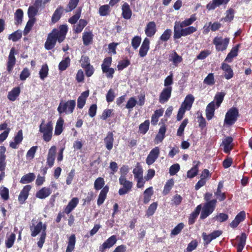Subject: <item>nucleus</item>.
<instances>
[{
  "label": "nucleus",
  "mask_w": 252,
  "mask_h": 252,
  "mask_svg": "<svg viewBox=\"0 0 252 252\" xmlns=\"http://www.w3.org/2000/svg\"><path fill=\"white\" fill-rule=\"evenodd\" d=\"M196 20L195 15L193 14L189 18L187 19L182 22H175L174 27V38L179 39L182 36H187L196 32V28L192 26L184 28L191 25Z\"/></svg>",
  "instance_id": "f257e3e1"
},
{
  "label": "nucleus",
  "mask_w": 252,
  "mask_h": 252,
  "mask_svg": "<svg viewBox=\"0 0 252 252\" xmlns=\"http://www.w3.org/2000/svg\"><path fill=\"white\" fill-rule=\"evenodd\" d=\"M67 32V27L66 25H61L59 29H54L47 37L45 43V48L48 50L52 49L55 46L56 42H62L65 38Z\"/></svg>",
  "instance_id": "f03ea898"
},
{
  "label": "nucleus",
  "mask_w": 252,
  "mask_h": 252,
  "mask_svg": "<svg viewBox=\"0 0 252 252\" xmlns=\"http://www.w3.org/2000/svg\"><path fill=\"white\" fill-rule=\"evenodd\" d=\"M46 224L43 223L41 221L39 222L36 225H32L30 226L31 236L32 237H35L40 232H41L39 241L37 242V245L40 249L42 248L43 244L45 242L46 236Z\"/></svg>",
  "instance_id": "7ed1b4c3"
},
{
  "label": "nucleus",
  "mask_w": 252,
  "mask_h": 252,
  "mask_svg": "<svg viewBox=\"0 0 252 252\" xmlns=\"http://www.w3.org/2000/svg\"><path fill=\"white\" fill-rule=\"evenodd\" d=\"M53 123L51 121L45 123V121H42L39 126V131L42 134L43 139L45 142L50 141L52 137L53 134Z\"/></svg>",
  "instance_id": "20e7f679"
},
{
  "label": "nucleus",
  "mask_w": 252,
  "mask_h": 252,
  "mask_svg": "<svg viewBox=\"0 0 252 252\" xmlns=\"http://www.w3.org/2000/svg\"><path fill=\"white\" fill-rule=\"evenodd\" d=\"M194 101V97L192 94H188L186 96L184 102L179 110L177 119L178 121H180L184 117V114L187 110H189Z\"/></svg>",
  "instance_id": "39448f33"
},
{
  "label": "nucleus",
  "mask_w": 252,
  "mask_h": 252,
  "mask_svg": "<svg viewBox=\"0 0 252 252\" xmlns=\"http://www.w3.org/2000/svg\"><path fill=\"white\" fill-rule=\"evenodd\" d=\"M75 106L76 102L74 100L62 101L58 107L57 110L60 114L62 113L70 114L73 113Z\"/></svg>",
  "instance_id": "423d86ee"
},
{
  "label": "nucleus",
  "mask_w": 252,
  "mask_h": 252,
  "mask_svg": "<svg viewBox=\"0 0 252 252\" xmlns=\"http://www.w3.org/2000/svg\"><path fill=\"white\" fill-rule=\"evenodd\" d=\"M217 203L216 199L210 200L204 204L200 215V219H204L208 217L215 210Z\"/></svg>",
  "instance_id": "0eeeda50"
},
{
  "label": "nucleus",
  "mask_w": 252,
  "mask_h": 252,
  "mask_svg": "<svg viewBox=\"0 0 252 252\" xmlns=\"http://www.w3.org/2000/svg\"><path fill=\"white\" fill-rule=\"evenodd\" d=\"M119 180L120 184L122 186V188L119 190V194L120 195L127 194L131 191L133 186L132 182L127 180L126 178L123 177H120Z\"/></svg>",
  "instance_id": "6e6552de"
},
{
  "label": "nucleus",
  "mask_w": 252,
  "mask_h": 252,
  "mask_svg": "<svg viewBox=\"0 0 252 252\" xmlns=\"http://www.w3.org/2000/svg\"><path fill=\"white\" fill-rule=\"evenodd\" d=\"M238 110L236 108L230 109L226 113L224 123L227 125H232L236 121L238 116Z\"/></svg>",
  "instance_id": "1a4fd4ad"
},
{
  "label": "nucleus",
  "mask_w": 252,
  "mask_h": 252,
  "mask_svg": "<svg viewBox=\"0 0 252 252\" xmlns=\"http://www.w3.org/2000/svg\"><path fill=\"white\" fill-rule=\"evenodd\" d=\"M229 42V38H225L223 39L221 37H215L213 40V43L215 45L216 49L218 51H223L225 50L227 47Z\"/></svg>",
  "instance_id": "9d476101"
},
{
  "label": "nucleus",
  "mask_w": 252,
  "mask_h": 252,
  "mask_svg": "<svg viewBox=\"0 0 252 252\" xmlns=\"http://www.w3.org/2000/svg\"><path fill=\"white\" fill-rule=\"evenodd\" d=\"M117 241V238L116 235H113L110 236L100 245L99 251L100 252H105L106 249H109L115 245Z\"/></svg>",
  "instance_id": "9b49d317"
},
{
  "label": "nucleus",
  "mask_w": 252,
  "mask_h": 252,
  "mask_svg": "<svg viewBox=\"0 0 252 252\" xmlns=\"http://www.w3.org/2000/svg\"><path fill=\"white\" fill-rule=\"evenodd\" d=\"M160 153L159 148L158 147H156L153 148L148 155L146 159V163L150 165L152 164L156 159L158 158Z\"/></svg>",
  "instance_id": "f8f14e48"
},
{
  "label": "nucleus",
  "mask_w": 252,
  "mask_h": 252,
  "mask_svg": "<svg viewBox=\"0 0 252 252\" xmlns=\"http://www.w3.org/2000/svg\"><path fill=\"white\" fill-rule=\"evenodd\" d=\"M15 54V50L14 48H12L10 50L6 63L7 70L9 73L11 72L16 63Z\"/></svg>",
  "instance_id": "ddd939ff"
},
{
  "label": "nucleus",
  "mask_w": 252,
  "mask_h": 252,
  "mask_svg": "<svg viewBox=\"0 0 252 252\" xmlns=\"http://www.w3.org/2000/svg\"><path fill=\"white\" fill-rule=\"evenodd\" d=\"M32 189L31 185H26L20 191L18 196V201L21 204H24L29 196V192Z\"/></svg>",
  "instance_id": "4468645a"
},
{
  "label": "nucleus",
  "mask_w": 252,
  "mask_h": 252,
  "mask_svg": "<svg viewBox=\"0 0 252 252\" xmlns=\"http://www.w3.org/2000/svg\"><path fill=\"white\" fill-rule=\"evenodd\" d=\"M56 153V147L55 146H52L48 151L47 158V164L49 167H52L54 165Z\"/></svg>",
  "instance_id": "2eb2a0df"
},
{
  "label": "nucleus",
  "mask_w": 252,
  "mask_h": 252,
  "mask_svg": "<svg viewBox=\"0 0 252 252\" xmlns=\"http://www.w3.org/2000/svg\"><path fill=\"white\" fill-rule=\"evenodd\" d=\"M172 90V87L164 88L162 90L159 97V101L161 103H164L168 100L171 96Z\"/></svg>",
  "instance_id": "dca6fc26"
},
{
  "label": "nucleus",
  "mask_w": 252,
  "mask_h": 252,
  "mask_svg": "<svg viewBox=\"0 0 252 252\" xmlns=\"http://www.w3.org/2000/svg\"><path fill=\"white\" fill-rule=\"evenodd\" d=\"M150 39L146 37L144 39L139 49V55L140 57L143 58L147 55L150 49Z\"/></svg>",
  "instance_id": "f3484780"
},
{
  "label": "nucleus",
  "mask_w": 252,
  "mask_h": 252,
  "mask_svg": "<svg viewBox=\"0 0 252 252\" xmlns=\"http://www.w3.org/2000/svg\"><path fill=\"white\" fill-rule=\"evenodd\" d=\"M157 32L156 24L155 22H149L145 28V32L147 37H153Z\"/></svg>",
  "instance_id": "a211bd4d"
},
{
  "label": "nucleus",
  "mask_w": 252,
  "mask_h": 252,
  "mask_svg": "<svg viewBox=\"0 0 252 252\" xmlns=\"http://www.w3.org/2000/svg\"><path fill=\"white\" fill-rule=\"evenodd\" d=\"M246 218V214L244 211L240 212L235 217L234 220L230 223V226L233 228H236L239 224L243 221Z\"/></svg>",
  "instance_id": "6ab92c4d"
},
{
  "label": "nucleus",
  "mask_w": 252,
  "mask_h": 252,
  "mask_svg": "<svg viewBox=\"0 0 252 252\" xmlns=\"http://www.w3.org/2000/svg\"><path fill=\"white\" fill-rule=\"evenodd\" d=\"M52 193V190L48 187H43L36 192L35 196L39 199H45Z\"/></svg>",
  "instance_id": "aec40b11"
},
{
  "label": "nucleus",
  "mask_w": 252,
  "mask_h": 252,
  "mask_svg": "<svg viewBox=\"0 0 252 252\" xmlns=\"http://www.w3.org/2000/svg\"><path fill=\"white\" fill-rule=\"evenodd\" d=\"M233 138L231 137H226L222 141V145L223 146V151L225 153H229L233 149Z\"/></svg>",
  "instance_id": "412c9836"
},
{
  "label": "nucleus",
  "mask_w": 252,
  "mask_h": 252,
  "mask_svg": "<svg viewBox=\"0 0 252 252\" xmlns=\"http://www.w3.org/2000/svg\"><path fill=\"white\" fill-rule=\"evenodd\" d=\"M89 95V91L87 90L82 93L79 96L77 99V107L79 109L83 108L86 104V101L87 97Z\"/></svg>",
  "instance_id": "4be33fe9"
},
{
  "label": "nucleus",
  "mask_w": 252,
  "mask_h": 252,
  "mask_svg": "<svg viewBox=\"0 0 252 252\" xmlns=\"http://www.w3.org/2000/svg\"><path fill=\"white\" fill-rule=\"evenodd\" d=\"M216 106L215 101H213L208 104L206 108V115L207 120H210L214 115Z\"/></svg>",
  "instance_id": "5701e85b"
},
{
  "label": "nucleus",
  "mask_w": 252,
  "mask_h": 252,
  "mask_svg": "<svg viewBox=\"0 0 252 252\" xmlns=\"http://www.w3.org/2000/svg\"><path fill=\"white\" fill-rule=\"evenodd\" d=\"M23 132L22 130H19L14 138V141L10 142V147L13 149H17V145L23 140Z\"/></svg>",
  "instance_id": "b1692460"
},
{
  "label": "nucleus",
  "mask_w": 252,
  "mask_h": 252,
  "mask_svg": "<svg viewBox=\"0 0 252 252\" xmlns=\"http://www.w3.org/2000/svg\"><path fill=\"white\" fill-rule=\"evenodd\" d=\"M230 0H213L208 3L206 5V8L209 10H213L217 7L223 4H226Z\"/></svg>",
  "instance_id": "393cba45"
},
{
  "label": "nucleus",
  "mask_w": 252,
  "mask_h": 252,
  "mask_svg": "<svg viewBox=\"0 0 252 252\" xmlns=\"http://www.w3.org/2000/svg\"><path fill=\"white\" fill-rule=\"evenodd\" d=\"M221 68L224 72V77L226 79H230L233 77V71L229 65L223 63L221 64Z\"/></svg>",
  "instance_id": "a878e982"
},
{
  "label": "nucleus",
  "mask_w": 252,
  "mask_h": 252,
  "mask_svg": "<svg viewBox=\"0 0 252 252\" xmlns=\"http://www.w3.org/2000/svg\"><path fill=\"white\" fill-rule=\"evenodd\" d=\"M79 203V199L77 197L73 198L68 203L64 209V212L69 214L77 205Z\"/></svg>",
  "instance_id": "bb28decb"
},
{
  "label": "nucleus",
  "mask_w": 252,
  "mask_h": 252,
  "mask_svg": "<svg viewBox=\"0 0 252 252\" xmlns=\"http://www.w3.org/2000/svg\"><path fill=\"white\" fill-rule=\"evenodd\" d=\"M166 131V128L165 126H160L158 133L155 138L154 142L156 144H158L162 141L165 137V134Z\"/></svg>",
  "instance_id": "cd10ccee"
},
{
  "label": "nucleus",
  "mask_w": 252,
  "mask_h": 252,
  "mask_svg": "<svg viewBox=\"0 0 252 252\" xmlns=\"http://www.w3.org/2000/svg\"><path fill=\"white\" fill-rule=\"evenodd\" d=\"M246 238L247 236L245 233H242L240 237L238 236L237 237V240L238 242L237 245L238 252H242L246 245Z\"/></svg>",
  "instance_id": "c85d7f7f"
},
{
  "label": "nucleus",
  "mask_w": 252,
  "mask_h": 252,
  "mask_svg": "<svg viewBox=\"0 0 252 252\" xmlns=\"http://www.w3.org/2000/svg\"><path fill=\"white\" fill-rule=\"evenodd\" d=\"M5 151L6 148L4 146L0 147V171H3L5 167Z\"/></svg>",
  "instance_id": "c756f323"
},
{
  "label": "nucleus",
  "mask_w": 252,
  "mask_h": 252,
  "mask_svg": "<svg viewBox=\"0 0 252 252\" xmlns=\"http://www.w3.org/2000/svg\"><path fill=\"white\" fill-rule=\"evenodd\" d=\"M104 141L106 149L110 151L113 146L114 138L113 133L111 132H108Z\"/></svg>",
  "instance_id": "7c9ffc66"
},
{
  "label": "nucleus",
  "mask_w": 252,
  "mask_h": 252,
  "mask_svg": "<svg viewBox=\"0 0 252 252\" xmlns=\"http://www.w3.org/2000/svg\"><path fill=\"white\" fill-rule=\"evenodd\" d=\"M109 190V187L107 186L104 187L101 190L97 200L98 205H101L106 199V195Z\"/></svg>",
  "instance_id": "2f4dec72"
},
{
  "label": "nucleus",
  "mask_w": 252,
  "mask_h": 252,
  "mask_svg": "<svg viewBox=\"0 0 252 252\" xmlns=\"http://www.w3.org/2000/svg\"><path fill=\"white\" fill-rule=\"evenodd\" d=\"M20 93V88L18 87L14 88L7 95L8 99L12 101H15Z\"/></svg>",
  "instance_id": "473e14b6"
},
{
  "label": "nucleus",
  "mask_w": 252,
  "mask_h": 252,
  "mask_svg": "<svg viewBox=\"0 0 252 252\" xmlns=\"http://www.w3.org/2000/svg\"><path fill=\"white\" fill-rule=\"evenodd\" d=\"M132 14L129 5L126 2H125L122 5V15L126 19L130 18Z\"/></svg>",
  "instance_id": "72a5a7b5"
},
{
  "label": "nucleus",
  "mask_w": 252,
  "mask_h": 252,
  "mask_svg": "<svg viewBox=\"0 0 252 252\" xmlns=\"http://www.w3.org/2000/svg\"><path fill=\"white\" fill-rule=\"evenodd\" d=\"M201 209V205H199L196 207L195 210L190 214L189 219V224H192L194 223L196 219L199 214Z\"/></svg>",
  "instance_id": "f704fd0d"
},
{
  "label": "nucleus",
  "mask_w": 252,
  "mask_h": 252,
  "mask_svg": "<svg viewBox=\"0 0 252 252\" xmlns=\"http://www.w3.org/2000/svg\"><path fill=\"white\" fill-rule=\"evenodd\" d=\"M64 124V120L62 117H60L56 123L55 129V135H59L63 131V126Z\"/></svg>",
  "instance_id": "c9c22d12"
},
{
  "label": "nucleus",
  "mask_w": 252,
  "mask_h": 252,
  "mask_svg": "<svg viewBox=\"0 0 252 252\" xmlns=\"http://www.w3.org/2000/svg\"><path fill=\"white\" fill-rule=\"evenodd\" d=\"M93 34L92 32H85L83 34V41L85 45H88L92 43L93 38Z\"/></svg>",
  "instance_id": "e433bc0d"
},
{
  "label": "nucleus",
  "mask_w": 252,
  "mask_h": 252,
  "mask_svg": "<svg viewBox=\"0 0 252 252\" xmlns=\"http://www.w3.org/2000/svg\"><path fill=\"white\" fill-rule=\"evenodd\" d=\"M75 243V236L74 234H72L68 238L67 247L65 252H72L74 249Z\"/></svg>",
  "instance_id": "4c0bfd02"
},
{
  "label": "nucleus",
  "mask_w": 252,
  "mask_h": 252,
  "mask_svg": "<svg viewBox=\"0 0 252 252\" xmlns=\"http://www.w3.org/2000/svg\"><path fill=\"white\" fill-rule=\"evenodd\" d=\"M169 60L173 62L174 65L177 66L182 61L183 59L181 56L178 55L175 51H173L170 54Z\"/></svg>",
  "instance_id": "58836bf2"
},
{
  "label": "nucleus",
  "mask_w": 252,
  "mask_h": 252,
  "mask_svg": "<svg viewBox=\"0 0 252 252\" xmlns=\"http://www.w3.org/2000/svg\"><path fill=\"white\" fill-rule=\"evenodd\" d=\"M35 178V176L33 173H29L24 175L21 179L20 182L21 184H25L33 181Z\"/></svg>",
  "instance_id": "ea45409f"
},
{
  "label": "nucleus",
  "mask_w": 252,
  "mask_h": 252,
  "mask_svg": "<svg viewBox=\"0 0 252 252\" xmlns=\"http://www.w3.org/2000/svg\"><path fill=\"white\" fill-rule=\"evenodd\" d=\"M163 109H159L155 111L154 114L152 116L151 123L152 125H157L158 121V118L163 115Z\"/></svg>",
  "instance_id": "a19ab883"
},
{
  "label": "nucleus",
  "mask_w": 252,
  "mask_h": 252,
  "mask_svg": "<svg viewBox=\"0 0 252 252\" xmlns=\"http://www.w3.org/2000/svg\"><path fill=\"white\" fill-rule=\"evenodd\" d=\"M87 24V22L85 20L80 19L78 24L74 26L73 30L75 33L81 32Z\"/></svg>",
  "instance_id": "79ce46f5"
},
{
  "label": "nucleus",
  "mask_w": 252,
  "mask_h": 252,
  "mask_svg": "<svg viewBox=\"0 0 252 252\" xmlns=\"http://www.w3.org/2000/svg\"><path fill=\"white\" fill-rule=\"evenodd\" d=\"M70 59L68 57H66L59 64V70L63 71L65 70L70 65Z\"/></svg>",
  "instance_id": "37998d69"
},
{
  "label": "nucleus",
  "mask_w": 252,
  "mask_h": 252,
  "mask_svg": "<svg viewBox=\"0 0 252 252\" xmlns=\"http://www.w3.org/2000/svg\"><path fill=\"white\" fill-rule=\"evenodd\" d=\"M153 194V189L152 187L147 189L143 192V202L145 204L148 203L150 200L151 197Z\"/></svg>",
  "instance_id": "c03bdc74"
},
{
  "label": "nucleus",
  "mask_w": 252,
  "mask_h": 252,
  "mask_svg": "<svg viewBox=\"0 0 252 252\" xmlns=\"http://www.w3.org/2000/svg\"><path fill=\"white\" fill-rule=\"evenodd\" d=\"M225 95V93L220 92H218L214 97V101H216L215 106H216V108H219L221 102H222L224 97Z\"/></svg>",
  "instance_id": "a18cd8bd"
},
{
  "label": "nucleus",
  "mask_w": 252,
  "mask_h": 252,
  "mask_svg": "<svg viewBox=\"0 0 252 252\" xmlns=\"http://www.w3.org/2000/svg\"><path fill=\"white\" fill-rule=\"evenodd\" d=\"M133 174L135 180L143 176V170L142 167L138 164L133 170Z\"/></svg>",
  "instance_id": "49530a36"
},
{
  "label": "nucleus",
  "mask_w": 252,
  "mask_h": 252,
  "mask_svg": "<svg viewBox=\"0 0 252 252\" xmlns=\"http://www.w3.org/2000/svg\"><path fill=\"white\" fill-rule=\"evenodd\" d=\"M16 235L14 233H11L10 235H7L5 240V246L7 248H11L15 240Z\"/></svg>",
  "instance_id": "de8ad7c7"
},
{
  "label": "nucleus",
  "mask_w": 252,
  "mask_h": 252,
  "mask_svg": "<svg viewBox=\"0 0 252 252\" xmlns=\"http://www.w3.org/2000/svg\"><path fill=\"white\" fill-rule=\"evenodd\" d=\"M63 11V8L59 6L54 12L52 17V21L53 23L57 22L61 18V15Z\"/></svg>",
  "instance_id": "09e8293b"
},
{
  "label": "nucleus",
  "mask_w": 252,
  "mask_h": 252,
  "mask_svg": "<svg viewBox=\"0 0 252 252\" xmlns=\"http://www.w3.org/2000/svg\"><path fill=\"white\" fill-rule=\"evenodd\" d=\"M204 84L208 86H213L215 83V80L214 74L210 73L205 78L203 81Z\"/></svg>",
  "instance_id": "8fccbe9b"
},
{
  "label": "nucleus",
  "mask_w": 252,
  "mask_h": 252,
  "mask_svg": "<svg viewBox=\"0 0 252 252\" xmlns=\"http://www.w3.org/2000/svg\"><path fill=\"white\" fill-rule=\"evenodd\" d=\"M81 13V9L80 8L77 9L75 12V14L68 19V22L71 24H75L80 17Z\"/></svg>",
  "instance_id": "3c124183"
},
{
  "label": "nucleus",
  "mask_w": 252,
  "mask_h": 252,
  "mask_svg": "<svg viewBox=\"0 0 252 252\" xmlns=\"http://www.w3.org/2000/svg\"><path fill=\"white\" fill-rule=\"evenodd\" d=\"M174 184V182L173 179L168 180L164 186L163 194L164 195L168 194L173 187Z\"/></svg>",
  "instance_id": "603ef678"
},
{
  "label": "nucleus",
  "mask_w": 252,
  "mask_h": 252,
  "mask_svg": "<svg viewBox=\"0 0 252 252\" xmlns=\"http://www.w3.org/2000/svg\"><path fill=\"white\" fill-rule=\"evenodd\" d=\"M23 17V12L21 9H18L15 13V20L16 24H20L22 23Z\"/></svg>",
  "instance_id": "864d4df0"
},
{
  "label": "nucleus",
  "mask_w": 252,
  "mask_h": 252,
  "mask_svg": "<svg viewBox=\"0 0 252 252\" xmlns=\"http://www.w3.org/2000/svg\"><path fill=\"white\" fill-rule=\"evenodd\" d=\"M105 181L103 178L101 177L97 178L94 183V188L96 190L100 189L104 185Z\"/></svg>",
  "instance_id": "5fc2aeb1"
},
{
  "label": "nucleus",
  "mask_w": 252,
  "mask_h": 252,
  "mask_svg": "<svg viewBox=\"0 0 252 252\" xmlns=\"http://www.w3.org/2000/svg\"><path fill=\"white\" fill-rule=\"evenodd\" d=\"M9 189L4 187H0V195L4 200H7L9 199Z\"/></svg>",
  "instance_id": "6e6d98bb"
},
{
  "label": "nucleus",
  "mask_w": 252,
  "mask_h": 252,
  "mask_svg": "<svg viewBox=\"0 0 252 252\" xmlns=\"http://www.w3.org/2000/svg\"><path fill=\"white\" fill-rule=\"evenodd\" d=\"M79 1V0H70L65 10L66 12H70L75 9L78 4Z\"/></svg>",
  "instance_id": "4d7b16f0"
},
{
  "label": "nucleus",
  "mask_w": 252,
  "mask_h": 252,
  "mask_svg": "<svg viewBox=\"0 0 252 252\" xmlns=\"http://www.w3.org/2000/svg\"><path fill=\"white\" fill-rule=\"evenodd\" d=\"M110 11L109 5H104L101 6L99 8V14L100 16H106L109 14Z\"/></svg>",
  "instance_id": "13d9d810"
},
{
  "label": "nucleus",
  "mask_w": 252,
  "mask_h": 252,
  "mask_svg": "<svg viewBox=\"0 0 252 252\" xmlns=\"http://www.w3.org/2000/svg\"><path fill=\"white\" fill-rule=\"evenodd\" d=\"M198 167L197 165H196L192 167L187 172V177L189 178H192L195 177L198 173Z\"/></svg>",
  "instance_id": "bf43d9fd"
},
{
  "label": "nucleus",
  "mask_w": 252,
  "mask_h": 252,
  "mask_svg": "<svg viewBox=\"0 0 252 252\" xmlns=\"http://www.w3.org/2000/svg\"><path fill=\"white\" fill-rule=\"evenodd\" d=\"M157 206L158 204L157 202H154L151 204L146 211V215L148 217L152 216L156 210Z\"/></svg>",
  "instance_id": "052dcab7"
},
{
  "label": "nucleus",
  "mask_w": 252,
  "mask_h": 252,
  "mask_svg": "<svg viewBox=\"0 0 252 252\" xmlns=\"http://www.w3.org/2000/svg\"><path fill=\"white\" fill-rule=\"evenodd\" d=\"M48 73V67L47 64L42 65L39 71L40 77L42 80L44 79L47 76Z\"/></svg>",
  "instance_id": "680f3d73"
},
{
  "label": "nucleus",
  "mask_w": 252,
  "mask_h": 252,
  "mask_svg": "<svg viewBox=\"0 0 252 252\" xmlns=\"http://www.w3.org/2000/svg\"><path fill=\"white\" fill-rule=\"evenodd\" d=\"M22 37V32L20 31H17L16 32L11 34L9 36V39L12 40L13 41H16L20 39Z\"/></svg>",
  "instance_id": "e2e57ef3"
},
{
  "label": "nucleus",
  "mask_w": 252,
  "mask_h": 252,
  "mask_svg": "<svg viewBox=\"0 0 252 252\" xmlns=\"http://www.w3.org/2000/svg\"><path fill=\"white\" fill-rule=\"evenodd\" d=\"M234 15V10L230 8L226 11V16L224 18V20L225 22H230L233 19Z\"/></svg>",
  "instance_id": "0e129e2a"
},
{
  "label": "nucleus",
  "mask_w": 252,
  "mask_h": 252,
  "mask_svg": "<svg viewBox=\"0 0 252 252\" xmlns=\"http://www.w3.org/2000/svg\"><path fill=\"white\" fill-rule=\"evenodd\" d=\"M172 31L170 29L166 30L160 37V39L162 41H167L170 37Z\"/></svg>",
  "instance_id": "69168bd1"
},
{
  "label": "nucleus",
  "mask_w": 252,
  "mask_h": 252,
  "mask_svg": "<svg viewBox=\"0 0 252 252\" xmlns=\"http://www.w3.org/2000/svg\"><path fill=\"white\" fill-rule=\"evenodd\" d=\"M141 41V38L139 36H135L131 40V45L134 49H136L139 47Z\"/></svg>",
  "instance_id": "338daca9"
},
{
  "label": "nucleus",
  "mask_w": 252,
  "mask_h": 252,
  "mask_svg": "<svg viewBox=\"0 0 252 252\" xmlns=\"http://www.w3.org/2000/svg\"><path fill=\"white\" fill-rule=\"evenodd\" d=\"M184 227L183 223H179L171 231V235L175 236L180 233Z\"/></svg>",
  "instance_id": "774afa93"
}]
</instances>
